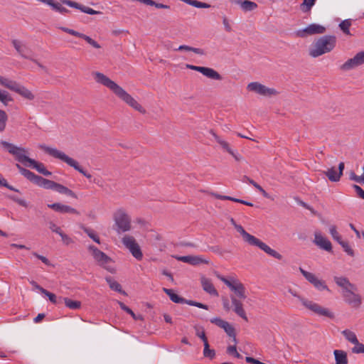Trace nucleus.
I'll return each mask as SVG.
<instances>
[{"instance_id": "f257e3e1", "label": "nucleus", "mask_w": 364, "mask_h": 364, "mask_svg": "<svg viewBox=\"0 0 364 364\" xmlns=\"http://www.w3.org/2000/svg\"><path fill=\"white\" fill-rule=\"evenodd\" d=\"M92 76L96 82L102 84L112 90L120 100L127 104L129 106L139 112L145 114V109L129 93H127L122 87L115 82L109 79L105 74L100 72H93Z\"/></svg>"}, {"instance_id": "f03ea898", "label": "nucleus", "mask_w": 364, "mask_h": 364, "mask_svg": "<svg viewBox=\"0 0 364 364\" xmlns=\"http://www.w3.org/2000/svg\"><path fill=\"white\" fill-rule=\"evenodd\" d=\"M218 278L221 280L225 285H227L230 289L234 293L230 295V300L232 306L233 311L240 317L247 321L245 311L243 308L242 300L247 298L246 289L244 284L240 282L238 279H228L227 278L217 275Z\"/></svg>"}, {"instance_id": "7ed1b4c3", "label": "nucleus", "mask_w": 364, "mask_h": 364, "mask_svg": "<svg viewBox=\"0 0 364 364\" xmlns=\"http://www.w3.org/2000/svg\"><path fill=\"white\" fill-rule=\"evenodd\" d=\"M336 44L335 36L326 35L314 42L309 48V54L312 58L319 57L333 50Z\"/></svg>"}, {"instance_id": "20e7f679", "label": "nucleus", "mask_w": 364, "mask_h": 364, "mask_svg": "<svg viewBox=\"0 0 364 364\" xmlns=\"http://www.w3.org/2000/svg\"><path fill=\"white\" fill-rule=\"evenodd\" d=\"M39 148L43 150L46 153L50 155L51 156L58 159L63 162L66 163L70 166L75 168L76 171H79L83 176H85L87 178L90 179L92 178V175L85 171L78 164L77 161L67 156L64 152L60 151L55 148H51L47 146L44 144H41Z\"/></svg>"}, {"instance_id": "39448f33", "label": "nucleus", "mask_w": 364, "mask_h": 364, "mask_svg": "<svg viewBox=\"0 0 364 364\" xmlns=\"http://www.w3.org/2000/svg\"><path fill=\"white\" fill-rule=\"evenodd\" d=\"M238 232L240 233L242 235L244 241L249 243L251 245L257 246L262 250H263L267 254L269 255L270 256L277 259H282V255L279 254L276 250L272 249L269 247L267 244L262 242L258 238L255 237V236L249 234L240 225H235V228Z\"/></svg>"}, {"instance_id": "423d86ee", "label": "nucleus", "mask_w": 364, "mask_h": 364, "mask_svg": "<svg viewBox=\"0 0 364 364\" xmlns=\"http://www.w3.org/2000/svg\"><path fill=\"white\" fill-rule=\"evenodd\" d=\"M33 183L46 189L55 190V191L77 198L76 194L68 188L55 181L44 178L40 176H36Z\"/></svg>"}, {"instance_id": "0eeeda50", "label": "nucleus", "mask_w": 364, "mask_h": 364, "mask_svg": "<svg viewBox=\"0 0 364 364\" xmlns=\"http://www.w3.org/2000/svg\"><path fill=\"white\" fill-rule=\"evenodd\" d=\"M289 292L292 296L298 298V299L301 302V304L304 306H305L309 310L313 311L314 313H315L319 316H326L328 318L333 317V314L332 312H331L328 309L324 308L312 301H310L304 297H301L295 291L292 290L291 289H289Z\"/></svg>"}, {"instance_id": "6e6552de", "label": "nucleus", "mask_w": 364, "mask_h": 364, "mask_svg": "<svg viewBox=\"0 0 364 364\" xmlns=\"http://www.w3.org/2000/svg\"><path fill=\"white\" fill-rule=\"evenodd\" d=\"M1 144L8 151L9 154H12L15 157L16 160L23 164L26 166H28L32 159L27 156L28 152L26 149L17 146L14 144L7 142L6 141H1Z\"/></svg>"}, {"instance_id": "1a4fd4ad", "label": "nucleus", "mask_w": 364, "mask_h": 364, "mask_svg": "<svg viewBox=\"0 0 364 364\" xmlns=\"http://www.w3.org/2000/svg\"><path fill=\"white\" fill-rule=\"evenodd\" d=\"M113 219L117 226V233L128 232L131 230L132 219L124 209H117L113 215Z\"/></svg>"}, {"instance_id": "9d476101", "label": "nucleus", "mask_w": 364, "mask_h": 364, "mask_svg": "<svg viewBox=\"0 0 364 364\" xmlns=\"http://www.w3.org/2000/svg\"><path fill=\"white\" fill-rule=\"evenodd\" d=\"M88 250L100 266L102 267L111 273H114L115 272L114 268L110 265V263L112 262V259L105 252H102L94 245H90L88 247Z\"/></svg>"}, {"instance_id": "9b49d317", "label": "nucleus", "mask_w": 364, "mask_h": 364, "mask_svg": "<svg viewBox=\"0 0 364 364\" xmlns=\"http://www.w3.org/2000/svg\"><path fill=\"white\" fill-rule=\"evenodd\" d=\"M122 242L135 259L139 261L142 259L143 253L139 244L133 236L126 235L122 237Z\"/></svg>"}, {"instance_id": "f8f14e48", "label": "nucleus", "mask_w": 364, "mask_h": 364, "mask_svg": "<svg viewBox=\"0 0 364 364\" xmlns=\"http://www.w3.org/2000/svg\"><path fill=\"white\" fill-rule=\"evenodd\" d=\"M163 291L169 296L170 299L176 304H187L190 306H196L198 308L208 309V306L200 302L194 301L192 300H187L184 298L179 296L176 294L173 289L164 288Z\"/></svg>"}, {"instance_id": "ddd939ff", "label": "nucleus", "mask_w": 364, "mask_h": 364, "mask_svg": "<svg viewBox=\"0 0 364 364\" xmlns=\"http://www.w3.org/2000/svg\"><path fill=\"white\" fill-rule=\"evenodd\" d=\"M247 89L249 91L254 92L264 97H271L277 95L279 93L275 89L267 87L258 82L249 83L247 86Z\"/></svg>"}, {"instance_id": "4468645a", "label": "nucleus", "mask_w": 364, "mask_h": 364, "mask_svg": "<svg viewBox=\"0 0 364 364\" xmlns=\"http://www.w3.org/2000/svg\"><path fill=\"white\" fill-rule=\"evenodd\" d=\"M186 68L190 70L198 71L202 73L205 77L215 80H222L223 77L221 75L213 68L208 67L196 66L190 64H186Z\"/></svg>"}, {"instance_id": "2eb2a0df", "label": "nucleus", "mask_w": 364, "mask_h": 364, "mask_svg": "<svg viewBox=\"0 0 364 364\" xmlns=\"http://www.w3.org/2000/svg\"><path fill=\"white\" fill-rule=\"evenodd\" d=\"M299 271L305 279L318 290H328L325 282L319 279L314 274L309 272L301 267H299Z\"/></svg>"}, {"instance_id": "dca6fc26", "label": "nucleus", "mask_w": 364, "mask_h": 364, "mask_svg": "<svg viewBox=\"0 0 364 364\" xmlns=\"http://www.w3.org/2000/svg\"><path fill=\"white\" fill-rule=\"evenodd\" d=\"M364 64V50L358 53L341 66V70L347 71Z\"/></svg>"}, {"instance_id": "f3484780", "label": "nucleus", "mask_w": 364, "mask_h": 364, "mask_svg": "<svg viewBox=\"0 0 364 364\" xmlns=\"http://www.w3.org/2000/svg\"><path fill=\"white\" fill-rule=\"evenodd\" d=\"M355 289H350L342 293L344 301L353 308H358L361 304V297L355 294Z\"/></svg>"}, {"instance_id": "a211bd4d", "label": "nucleus", "mask_w": 364, "mask_h": 364, "mask_svg": "<svg viewBox=\"0 0 364 364\" xmlns=\"http://www.w3.org/2000/svg\"><path fill=\"white\" fill-rule=\"evenodd\" d=\"M326 31V28L316 23H311L302 30L297 31V36L301 38H306L308 36L315 34H323Z\"/></svg>"}, {"instance_id": "6ab92c4d", "label": "nucleus", "mask_w": 364, "mask_h": 364, "mask_svg": "<svg viewBox=\"0 0 364 364\" xmlns=\"http://www.w3.org/2000/svg\"><path fill=\"white\" fill-rule=\"evenodd\" d=\"M60 30L69 33L72 36H74L75 37L80 38L85 41L88 44H90L91 46L96 49H100L102 48L101 45L98 43L96 41L90 38V36L82 33H80L75 30L67 28V27H60Z\"/></svg>"}, {"instance_id": "aec40b11", "label": "nucleus", "mask_w": 364, "mask_h": 364, "mask_svg": "<svg viewBox=\"0 0 364 364\" xmlns=\"http://www.w3.org/2000/svg\"><path fill=\"white\" fill-rule=\"evenodd\" d=\"M314 243L326 251L331 252L332 250L331 242L324 237L319 232H315Z\"/></svg>"}, {"instance_id": "412c9836", "label": "nucleus", "mask_w": 364, "mask_h": 364, "mask_svg": "<svg viewBox=\"0 0 364 364\" xmlns=\"http://www.w3.org/2000/svg\"><path fill=\"white\" fill-rule=\"evenodd\" d=\"M176 259L178 261L186 262L192 265H198L200 264H209V260L203 259L200 256H177Z\"/></svg>"}, {"instance_id": "4be33fe9", "label": "nucleus", "mask_w": 364, "mask_h": 364, "mask_svg": "<svg viewBox=\"0 0 364 364\" xmlns=\"http://www.w3.org/2000/svg\"><path fill=\"white\" fill-rule=\"evenodd\" d=\"M62 4H65L70 7L75 8L77 9L80 10L82 12H84L87 14L94 15V14H100V11H95L90 7L83 6L82 4H80L75 1H73L71 0H60Z\"/></svg>"}, {"instance_id": "5701e85b", "label": "nucleus", "mask_w": 364, "mask_h": 364, "mask_svg": "<svg viewBox=\"0 0 364 364\" xmlns=\"http://www.w3.org/2000/svg\"><path fill=\"white\" fill-rule=\"evenodd\" d=\"M48 207L60 213H71L80 215V213L76 209L69 205L61 204L60 203L48 204Z\"/></svg>"}, {"instance_id": "b1692460", "label": "nucleus", "mask_w": 364, "mask_h": 364, "mask_svg": "<svg viewBox=\"0 0 364 364\" xmlns=\"http://www.w3.org/2000/svg\"><path fill=\"white\" fill-rule=\"evenodd\" d=\"M200 283H201L203 289L205 292H207L208 294H209L212 296H218V292L216 290V289L215 288V287L213 286V284L210 279H208L204 276H202L200 277Z\"/></svg>"}, {"instance_id": "393cba45", "label": "nucleus", "mask_w": 364, "mask_h": 364, "mask_svg": "<svg viewBox=\"0 0 364 364\" xmlns=\"http://www.w3.org/2000/svg\"><path fill=\"white\" fill-rule=\"evenodd\" d=\"M231 2L239 5L244 12H250L257 8V4L250 0H231Z\"/></svg>"}, {"instance_id": "a878e982", "label": "nucleus", "mask_w": 364, "mask_h": 364, "mask_svg": "<svg viewBox=\"0 0 364 364\" xmlns=\"http://www.w3.org/2000/svg\"><path fill=\"white\" fill-rule=\"evenodd\" d=\"M334 282L338 286L342 288V293L350 289H355V286L351 284L346 277H335Z\"/></svg>"}, {"instance_id": "bb28decb", "label": "nucleus", "mask_w": 364, "mask_h": 364, "mask_svg": "<svg viewBox=\"0 0 364 364\" xmlns=\"http://www.w3.org/2000/svg\"><path fill=\"white\" fill-rule=\"evenodd\" d=\"M14 91L28 100H33L35 98V95L31 90L27 89L26 87L19 85L18 83L16 87V90H14Z\"/></svg>"}, {"instance_id": "cd10ccee", "label": "nucleus", "mask_w": 364, "mask_h": 364, "mask_svg": "<svg viewBox=\"0 0 364 364\" xmlns=\"http://www.w3.org/2000/svg\"><path fill=\"white\" fill-rule=\"evenodd\" d=\"M28 166L31 167L33 168H35L37 171H38L40 173L46 176H49L51 175V172L48 171L43 164L36 161L34 159H31L30 163L28 164Z\"/></svg>"}, {"instance_id": "c85d7f7f", "label": "nucleus", "mask_w": 364, "mask_h": 364, "mask_svg": "<svg viewBox=\"0 0 364 364\" xmlns=\"http://www.w3.org/2000/svg\"><path fill=\"white\" fill-rule=\"evenodd\" d=\"M210 133L214 137L215 140L217 143L221 146V148L227 151L230 154H232V149H231L230 144L226 141L223 140L220 136H219L213 130H210Z\"/></svg>"}, {"instance_id": "c756f323", "label": "nucleus", "mask_w": 364, "mask_h": 364, "mask_svg": "<svg viewBox=\"0 0 364 364\" xmlns=\"http://www.w3.org/2000/svg\"><path fill=\"white\" fill-rule=\"evenodd\" d=\"M12 44L16 51L24 58H29L27 53H28V48L21 41L14 39L12 41Z\"/></svg>"}, {"instance_id": "7c9ffc66", "label": "nucleus", "mask_w": 364, "mask_h": 364, "mask_svg": "<svg viewBox=\"0 0 364 364\" xmlns=\"http://www.w3.org/2000/svg\"><path fill=\"white\" fill-rule=\"evenodd\" d=\"M336 364H348V359L347 353L342 350H335L333 351Z\"/></svg>"}, {"instance_id": "2f4dec72", "label": "nucleus", "mask_w": 364, "mask_h": 364, "mask_svg": "<svg viewBox=\"0 0 364 364\" xmlns=\"http://www.w3.org/2000/svg\"><path fill=\"white\" fill-rule=\"evenodd\" d=\"M324 174L328 177L329 181L332 182L338 181L341 177V173H338V171H336L334 167L328 168L327 171H324Z\"/></svg>"}, {"instance_id": "473e14b6", "label": "nucleus", "mask_w": 364, "mask_h": 364, "mask_svg": "<svg viewBox=\"0 0 364 364\" xmlns=\"http://www.w3.org/2000/svg\"><path fill=\"white\" fill-rule=\"evenodd\" d=\"M16 168L18 169L19 172L25 176L28 180H29L31 182L33 183L37 175H36L34 173L31 172V171L22 167L18 164H16Z\"/></svg>"}, {"instance_id": "72a5a7b5", "label": "nucleus", "mask_w": 364, "mask_h": 364, "mask_svg": "<svg viewBox=\"0 0 364 364\" xmlns=\"http://www.w3.org/2000/svg\"><path fill=\"white\" fill-rule=\"evenodd\" d=\"M16 168L18 169L19 172L25 176L28 180H29L31 182L33 183L37 175H36L34 173L31 172V171L22 167L18 164H16Z\"/></svg>"}, {"instance_id": "f704fd0d", "label": "nucleus", "mask_w": 364, "mask_h": 364, "mask_svg": "<svg viewBox=\"0 0 364 364\" xmlns=\"http://www.w3.org/2000/svg\"><path fill=\"white\" fill-rule=\"evenodd\" d=\"M342 334L346 338V340H348L349 342L358 345L359 341L356 337V335L354 332L350 331V330H344L342 331Z\"/></svg>"}, {"instance_id": "c9c22d12", "label": "nucleus", "mask_w": 364, "mask_h": 364, "mask_svg": "<svg viewBox=\"0 0 364 364\" xmlns=\"http://www.w3.org/2000/svg\"><path fill=\"white\" fill-rule=\"evenodd\" d=\"M316 1V0H304L300 4L299 9L303 13H309Z\"/></svg>"}, {"instance_id": "e433bc0d", "label": "nucleus", "mask_w": 364, "mask_h": 364, "mask_svg": "<svg viewBox=\"0 0 364 364\" xmlns=\"http://www.w3.org/2000/svg\"><path fill=\"white\" fill-rule=\"evenodd\" d=\"M8 120L9 116L6 112L0 109V133H2L6 130Z\"/></svg>"}, {"instance_id": "4c0bfd02", "label": "nucleus", "mask_w": 364, "mask_h": 364, "mask_svg": "<svg viewBox=\"0 0 364 364\" xmlns=\"http://www.w3.org/2000/svg\"><path fill=\"white\" fill-rule=\"evenodd\" d=\"M63 301H64L65 306L70 309H78L81 306L80 301H74L68 297H63Z\"/></svg>"}, {"instance_id": "58836bf2", "label": "nucleus", "mask_w": 364, "mask_h": 364, "mask_svg": "<svg viewBox=\"0 0 364 364\" xmlns=\"http://www.w3.org/2000/svg\"><path fill=\"white\" fill-rule=\"evenodd\" d=\"M17 82L16 81L11 80L9 78H6L2 77L0 81V85L14 91L16 90V87L17 85Z\"/></svg>"}, {"instance_id": "ea45409f", "label": "nucleus", "mask_w": 364, "mask_h": 364, "mask_svg": "<svg viewBox=\"0 0 364 364\" xmlns=\"http://www.w3.org/2000/svg\"><path fill=\"white\" fill-rule=\"evenodd\" d=\"M174 50H180V51H182V50H186V51H192L196 54H198V55H204V51L203 49H200V48H193V47H191L189 46H186V45H182V46H180L178 48H175Z\"/></svg>"}, {"instance_id": "a19ab883", "label": "nucleus", "mask_w": 364, "mask_h": 364, "mask_svg": "<svg viewBox=\"0 0 364 364\" xmlns=\"http://www.w3.org/2000/svg\"><path fill=\"white\" fill-rule=\"evenodd\" d=\"M14 100L11 95L5 90L0 89V102L4 105L7 106L9 102H13Z\"/></svg>"}, {"instance_id": "79ce46f5", "label": "nucleus", "mask_w": 364, "mask_h": 364, "mask_svg": "<svg viewBox=\"0 0 364 364\" xmlns=\"http://www.w3.org/2000/svg\"><path fill=\"white\" fill-rule=\"evenodd\" d=\"M43 294L48 296L50 301L54 304H60L63 303V297L60 296L58 298L55 294L51 293L46 289Z\"/></svg>"}, {"instance_id": "37998d69", "label": "nucleus", "mask_w": 364, "mask_h": 364, "mask_svg": "<svg viewBox=\"0 0 364 364\" xmlns=\"http://www.w3.org/2000/svg\"><path fill=\"white\" fill-rule=\"evenodd\" d=\"M105 279L109 284L110 289L117 292L125 294V292L122 290V287L117 282L114 281L110 277H106Z\"/></svg>"}, {"instance_id": "c03bdc74", "label": "nucleus", "mask_w": 364, "mask_h": 364, "mask_svg": "<svg viewBox=\"0 0 364 364\" xmlns=\"http://www.w3.org/2000/svg\"><path fill=\"white\" fill-rule=\"evenodd\" d=\"M118 304L120 306V308L124 310V311H126L127 313H128L129 314H130L132 316V317L134 319V320H143V316L140 314L139 315H136L133 311L129 309L128 306H127L122 301H118Z\"/></svg>"}, {"instance_id": "a18cd8bd", "label": "nucleus", "mask_w": 364, "mask_h": 364, "mask_svg": "<svg viewBox=\"0 0 364 364\" xmlns=\"http://www.w3.org/2000/svg\"><path fill=\"white\" fill-rule=\"evenodd\" d=\"M222 328L224 329L225 333L230 337L233 338V341L235 342V343H237V339H236V333H235V328L228 321L225 323V324L224 325L223 328Z\"/></svg>"}, {"instance_id": "49530a36", "label": "nucleus", "mask_w": 364, "mask_h": 364, "mask_svg": "<svg viewBox=\"0 0 364 364\" xmlns=\"http://www.w3.org/2000/svg\"><path fill=\"white\" fill-rule=\"evenodd\" d=\"M183 1L186 3L188 4L189 5H191L196 8L208 9V8L210 7V4H208L207 3L201 2V1H199L197 0H183Z\"/></svg>"}, {"instance_id": "de8ad7c7", "label": "nucleus", "mask_w": 364, "mask_h": 364, "mask_svg": "<svg viewBox=\"0 0 364 364\" xmlns=\"http://www.w3.org/2000/svg\"><path fill=\"white\" fill-rule=\"evenodd\" d=\"M203 355L205 358L213 359L215 355V352L213 349H210V346L208 341L204 343Z\"/></svg>"}, {"instance_id": "09e8293b", "label": "nucleus", "mask_w": 364, "mask_h": 364, "mask_svg": "<svg viewBox=\"0 0 364 364\" xmlns=\"http://www.w3.org/2000/svg\"><path fill=\"white\" fill-rule=\"evenodd\" d=\"M351 26V21L350 19H346L340 23L339 27L342 30V31L346 35H350V27Z\"/></svg>"}, {"instance_id": "8fccbe9b", "label": "nucleus", "mask_w": 364, "mask_h": 364, "mask_svg": "<svg viewBox=\"0 0 364 364\" xmlns=\"http://www.w3.org/2000/svg\"><path fill=\"white\" fill-rule=\"evenodd\" d=\"M329 232L333 240H335L336 242H338L339 244L343 242L341 236L339 235V233L337 231L336 225H331L329 228Z\"/></svg>"}, {"instance_id": "3c124183", "label": "nucleus", "mask_w": 364, "mask_h": 364, "mask_svg": "<svg viewBox=\"0 0 364 364\" xmlns=\"http://www.w3.org/2000/svg\"><path fill=\"white\" fill-rule=\"evenodd\" d=\"M83 230L95 242H96L98 244L100 243V237L94 232L92 230L87 228H83Z\"/></svg>"}, {"instance_id": "603ef678", "label": "nucleus", "mask_w": 364, "mask_h": 364, "mask_svg": "<svg viewBox=\"0 0 364 364\" xmlns=\"http://www.w3.org/2000/svg\"><path fill=\"white\" fill-rule=\"evenodd\" d=\"M340 245L343 248V250L350 256L353 257L354 256V251L350 247L348 243L347 242H341Z\"/></svg>"}, {"instance_id": "864d4df0", "label": "nucleus", "mask_w": 364, "mask_h": 364, "mask_svg": "<svg viewBox=\"0 0 364 364\" xmlns=\"http://www.w3.org/2000/svg\"><path fill=\"white\" fill-rule=\"evenodd\" d=\"M59 235L60 236L63 242L65 245H69L74 242L73 240L71 237H70L68 235L65 234L63 232H62Z\"/></svg>"}, {"instance_id": "5fc2aeb1", "label": "nucleus", "mask_w": 364, "mask_h": 364, "mask_svg": "<svg viewBox=\"0 0 364 364\" xmlns=\"http://www.w3.org/2000/svg\"><path fill=\"white\" fill-rule=\"evenodd\" d=\"M210 322L212 323H214L215 324L216 326H218V327L220 328H223L224 325L225 324V323L227 321L221 319L220 318H218V317H215V318H213L210 319Z\"/></svg>"}, {"instance_id": "6e6d98bb", "label": "nucleus", "mask_w": 364, "mask_h": 364, "mask_svg": "<svg viewBox=\"0 0 364 364\" xmlns=\"http://www.w3.org/2000/svg\"><path fill=\"white\" fill-rule=\"evenodd\" d=\"M49 228L50 230L53 232H55L58 235H60L63 231L61 230L60 228L58 227L56 224H55L53 222L50 221L48 223Z\"/></svg>"}, {"instance_id": "4d7b16f0", "label": "nucleus", "mask_w": 364, "mask_h": 364, "mask_svg": "<svg viewBox=\"0 0 364 364\" xmlns=\"http://www.w3.org/2000/svg\"><path fill=\"white\" fill-rule=\"evenodd\" d=\"M32 255L33 256H35L36 257H37L38 259H39L40 260H41L42 262H43L46 265H48V266L51 265L50 262L46 257L41 255L36 252H33Z\"/></svg>"}, {"instance_id": "13d9d810", "label": "nucleus", "mask_w": 364, "mask_h": 364, "mask_svg": "<svg viewBox=\"0 0 364 364\" xmlns=\"http://www.w3.org/2000/svg\"><path fill=\"white\" fill-rule=\"evenodd\" d=\"M9 198L13 200L14 201H15L16 203H17L18 205L23 206V207H27L28 206V204L26 203V201L23 199H20L14 196H9Z\"/></svg>"}, {"instance_id": "bf43d9fd", "label": "nucleus", "mask_w": 364, "mask_h": 364, "mask_svg": "<svg viewBox=\"0 0 364 364\" xmlns=\"http://www.w3.org/2000/svg\"><path fill=\"white\" fill-rule=\"evenodd\" d=\"M350 179L358 183H363V177L357 176L353 171L350 173Z\"/></svg>"}, {"instance_id": "052dcab7", "label": "nucleus", "mask_w": 364, "mask_h": 364, "mask_svg": "<svg viewBox=\"0 0 364 364\" xmlns=\"http://www.w3.org/2000/svg\"><path fill=\"white\" fill-rule=\"evenodd\" d=\"M353 188L355 191L358 196L364 200V191L358 185H353Z\"/></svg>"}, {"instance_id": "680f3d73", "label": "nucleus", "mask_w": 364, "mask_h": 364, "mask_svg": "<svg viewBox=\"0 0 364 364\" xmlns=\"http://www.w3.org/2000/svg\"><path fill=\"white\" fill-rule=\"evenodd\" d=\"M222 301H223V308L225 311H228L230 310V302H229V300L228 298L226 297H223L222 298Z\"/></svg>"}, {"instance_id": "e2e57ef3", "label": "nucleus", "mask_w": 364, "mask_h": 364, "mask_svg": "<svg viewBox=\"0 0 364 364\" xmlns=\"http://www.w3.org/2000/svg\"><path fill=\"white\" fill-rule=\"evenodd\" d=\"M245 360L247 363H252V364H266V363L260 362L259 360L255 359L252 357H246Z\"/></svg>"}, {"instance_id": "0e129e2a", "label": "nucleus", "mask_w": 364, "mask_h": 364, "mask_svg": "<svg viewBox=\"0 0 364 364\" xmlns=\"http://www.w3.org/2000/svg\"><path fill=\"white\" fill-rule=\"evenodd\" d=\"M358 346V348L354 347L353 348V352L355 353H364V345L359 343V344Z\"/></svg>"}, {"instance_id": "69168bd1", "label": "nucleus", "mask_w": 364, "mask_h": 364, "mask_svg": "<svg viewBox=\"0 0 364 364\" xmlns=\"http://www.w3.org/2000/svg\"><path fill=\"white\" fill-rule=\"evenodd\" d=\"M30 284L37 290H38L40 292H41L42 294L44 292V291L46 290L45 289H43L42 287H41L35 281H31L30 282Z\"/></svg>"}, {"instance_id": "338daca9", "label": "nucleus", "mask_w": 364, "mask_h": 364, "mask_svg": "<svg viewBox=\"0 0 364 364\" xmlns=\"http://www.w3.org/2000/svg\"><path fill=\"white\" fill-rule=\"evenodd\" d=\"M196 336L201 338L204 343H205V341H208L204 331H199V330H197Z\"/></svg>"}, {"instance_id": "774afa93", "label": "nucleus", "mask_w": 364, "mask_h": 364, "mask_svg": "<svg viewBox=\"0 0 364 364\" xmlns=\"http://www.w3.org/2000/svg\"><path fill=\"white\" fill-rule=\"evenodd\" d=\"M223 23L225 28L227 31H228V32L231 31V30H232L231 26H230L229 21L226 17L223 18Z\"/></svg>"}]
</instances>
